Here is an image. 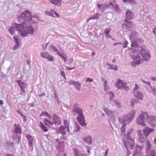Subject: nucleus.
<instances>
[{
  "label": "nucleus",
  "instance_id": "obj_1",
  "mask_svg": "<svg viewBox=\"0 0 156 156\" xmlns=\"http://www.w3.org/2000/svg\"><path fill=\"white\" fill-rule=\"evenodd\" d=\"M31 19V12L26 11L18 17L19 21L22 23L20 24L15 23L16 26L10 27L9 29V32L12 35L17 31L19 34L23 37L27 36V33L33 34L34 32L33 24H31L28 21Z\"/></svg>",
  "mask_w": 156,
  "mask_h": 156
},
{
  "label": "nucleus",
  "instance_id": "obj_2",
  "mask_svg": "<svg viewBox=\"0 0 156 156\" xmlns=\"http://www.w3.org/2000/svg\"><path fill=\"white\" fill-rule=\"evenodd\" d=\"M141 52L140 55H131V57L136 62L133 61L131 63V66L133 67H135L136 65L140 64L143 60H145L147 61H148L151 58V55L149 54L148 51L146 47L143 46L141 48Z\"/></svg>",
  "mask_w": 156,
  "mask_h": 156
},
{
  "label": "nucleus",
  "instance_id": "obj_3",
  "mask_svg": "<svg viewBox=\"0 0 156 156\" xmlns=\"http://www.w3.org/2000/svg\"><path fill=\"white\" fill-rule=\"evenodd\" d=\"M136 112L133 110L132 111L127 115H124L122 118L119 117V122L121 123H129L134 118Z\"/></svg>",
  "mask_w": 156,
  "mask_h": 156
},
{
  "label": "nucleus",
  "instance_id": "obj_4",
  "mask_svg": "<svg viewBox=\"0 0 156 156\" xmlns=\"http://www.w3.org/2000/svg\"><path fill=\"white\" fill-rule=\"evenodd\" d=\"M148 114L147 112H143L140 115L137 119L136 122L137 124L142 126H145L146 124L145 123V119L147 120Z\"/></svg>",
  "mask_w": 156,
  "mask_h": 156
},
{
  "label": "nucleus",
  "instance_id": "obj_5",
  "mask_svg": "<svg viewBox=\"0 0 156 156\" xmlns=\"http://www.w3.org/2000/svg\"><path fill=\"white\" fill-rule=\"evenodd\" d=\"M63 122L65 126H61L58 131V133H61L63 135L66 134L67 131L69 133L70 132L69 121L66 119H64Z\"/></svg>",
  "mask_w": 156,
  "mask_h": 156
},
{
  "label": "nucleus",
  "instance_id": "obj_6",
  "mask_svg": "<svg viewBox=\"0 0 156 156\" xmlns=\"http://www.w3.org/2000/svg\"><path fill=\"white\" fill-rule=\"evenodd\" d=\"M126 141H125L124 144L126 149L128 150L129 148L133 149L135 146V143L134 139L132 138L130 136H129L127 138Z\"/></svg>",
  "mask_w": 156,
  "mask_h": 156
},
{
  "label": "nucleus",
  "instance_id": "obj_7",
  "mask_svg": "<svg viewBox=\"0 0 156 156\" xmlns=\"http://www.w3.org/2000/svg\"><path fill=\"white\" fill-rule=\"evenodd\" d=\"M139 89V87L136 84L135 87L133 90V94L134 96L140 100H143L144 95L141 92L138 90Z\"/></svg>",
  "mask_w": 156,
  "mask_h": 156
},
{
  "label": "nucleus",
  "instance_id": "obj_8",
  "mask_svg": "<svg viewBox=\"0 0 156 156\" xmlns=\"http://www.w3.org/2000/svg\"><path fill=\"white\" fill-rule=\"evenodd\" d=\"M115 86L118 89L123 87L126 90H128L129 89L128 87L126 86V83L120 79L118 80L116 83L115 84Z\"/></svg>",
  "mask_w": 156,
  "mask_h": 156
},
{
  "label": "nucleus",
  "instance_id": "obj_9",
  "mask_svg": "<svg viewBox=\"0 0 156 156\" xmlns=\"http://www.w3.org/2000/svg\"><path fill=\"white\" fill-rule=\"evenodd\" d=\"M147 122L149 123L152 127H155L156 126V117L154 116L150 117L148 115L147 120H146Z\"/></svg>",
  "mask_w": 156,
  "mask_h": 156
},
{
  "label": "nucleus",
  "instance_id": "obj_10",
  "mask_svg": "<svg viewBox=\"0 0 156 156\" xmlns=\"http://www.w3.org/2000/svg\"><path fill=\"white\" fill-rule=\"evenodd\" d=\"M78 122L79 123L80 125L83 127L87 126V124L85 122L84 117L83 114L80 115H78L76 118Z\"/></svg>",
  "mask_w": 156,
  "mask_h": 156
},
{
  "label": "nucleus",
  "instance_id": "obj_11",
  "mask_svg": "<svg viewBox=\"0 0 156 156\" xmlns=\"http://www.w3.org/2000/svg\"><path fill=\"white\" fill-rule=\"evenodd\" d=\"M73 112H74L78 114V115H80L83 114V110L80 108L78 105L76 104H75L73 108V110L72 111Z\"/></svg>",
  "mask_w": 156,
  "mask_h": 156
},
{
  "label": "nucleus",
  "instance_id": "obj_12",
  "mask_svg": "<svg viewBox=\"0 0 156 156\" xmlns=\"http://www.w3.org/2000/svg\"><path fill=\"white\" fill-rule=\"evenodd\" d=\"M154 130V129L150 128L147 126H146L143 131L145 136L147 137L150 133L153 132Z\"/></svg>",
  "mask_w": 156,
  "mask_h": 156
},
{
  "label": "nucleus",
  "instance_id": "obj_13",
  "mask_svg": "<svg viewBox=\"0 0 156 156\" xmlns=\"http://www.w3.org/2000/svg\"><path fill=\"white\" fill-rule=\"evenodd\" d=\"M133 18L134 14L132 12L129 11L126 12L125 22H128L129 20L133 19Z\"/></svg>",
  "mask_w": 156,
  "mask_h": 156
},
{
  "label": "nucleus",
  "instance_id": "obj_14",
  "mask_svg": "<svg viewBox=\"0 0 156 156\" xmlns=\"http://www.w3.org/2000/svg\"><path fill=\"white\" fill-rule=\"evenodd\" d=\"M143 147L137 145L136 147L135 151L134 152L133 156H140L142 155L141 151Z\"/></svg>",
  "mask_w": 156,
  "mask_h": 156
},
{
  "label": "nucleus",
  "instance_id": "obj_15",
  "mask_svg": "<svg viewBox=\"0 0 156 156\" xmlns=\"http://www.w3.org/2000/svg\"><path fill=\"white\" fill-rule=\"evenodd\" d=\"M41 57L43 58H45L49 61H52L53 60V56L49 55L46 52H42L41 53Z\"/></svg>",
  "mask_w": 156,
  "mask_h": 156
},
{
  "label": "nucleus",
  "instance_id": "obj_16",
  "mask_svg": "<svg viewBox=\"0 0 156 156\" xmlns=\"http://www.w3.org/2000/svg\"><path fill=\"white\" fill-rule=\"evenodd\" d=\"M53 119L54 121L52 122H54V124L55 125H58L61 124V119L57 115L54 114Z\"/></svg>",
  "mask_w": 156,
  "mask_h": 156
},
{
  "label": "nucleus",
  "instance_id": "obj_17",
  "mask_svg": "<svg viewBox=\"0 0 156 156\" xmlns=\"http://www.w3.org/2000/svg\"><path fill=\"white\" fill-rule=\"evenodd\" d=\"M151 144H150L149 141H147L146 143V153H148L152 152H154V150L153 149H151Z\"/></svg>",
  "mask_w": 156,
  "mask_h": 156
},
{
  "label": "nucleus",
  "instance_id": "obj_18",
  "mask_svg": "<svg viewBox=\"0 0 156 156\" xmlns=\"http://www.w3.org/2000/svg\"><path fill=\"white\" fill-rule=\"evenodd\" d=\"M137 133L138 134L139 138V141L141 143H144L145 142L146 139L144 137L143 135L141 133V131L140 130H138Z\"/></svg>",
  "mask_w": 156,
  "mask_h": 156
},
{
  "label": "nucleus",
  "instance_id": "obj_19",
  "mask_svg": "<svg viewBox=\"0 0 156 156\" xmlns=\"http://www.w3.org/2000/svg\"><path fill=\"white\" fill-rule=\"evenodd\" d=\"M143 46H146L144 45L141 46L140 47V48H134L132 49H131L132 52L134 53V54L133 55H140V53L141 52V48ZM140 56H141V55H140Z\"/></svg>",
  "mask_w": 156,
  "mask_h": 156
},
{
  "label": "nucleus",
  "instance_id": "obj_20",
  "mask_svg": "<svg viewBox=\"0 0 156 156\" xmlns=\"http://www.w3.org/2000/svg\"><path fill=\"white\" fill-rule=\"evenodd\" d=\"M141 41L140 40H135L133 41H132L131 46L132 47H137L138 48L140 46V44Z\"/></svg>",
  "mask_w": 156,
  "mask_h": 156
},
{
  "label": "nucleus",
  "instance_id": "obj_21",
  "mask_svg": "<svg viewBox=\"0 0 156 156\" xmlns=\"http://www.w3.org/2000/svg\"><path fill=\"white\" fill-rule=\"evenodd\" d=\"M73 151L74 152L75 156H86L85 154L76 148H74Z\"/></svg>",
  "mask_w": 156,
  "mask_h": 156
},
{
  "label": "nucleus",
  "instance_id": "obj_22",
  "mask_svg": "<svg viewBox=\"0 0 156 156\" xmlns=\"http://www.w3.org/2000/svg\"><path fill=\"white\" fill-rule=\"evenodd\" d=\"M110 103L112 105V107H113L115 105L117 108H120L121 107V105L120 103L117 101L114 100L113 101H110Z\"/></svg>",
  "mask_w": 156,
  "mask_h": 156
},
{
  "label": "nucleus",
  "instance_id": "obj_23",
  "mask_svg": "<svg viewBox=\"0 0 156 156\" xmlns=\"http://www.w3.org/2000/svg\"><path fill=\"white\" fill-rule=\"evenodd\" d=\"M139 35L135 31L132 32L130 35V39H137Z\"/></svg>",
  "mask_w": 156,
  "mask_h": 156
},
{
  "label": "nucleus",
  "instance_id": "obj_24",
  "mask_svg": "<svg viewBox=\"0 0 156 156\" xmlns=\"http://www.w3.org/2000/svg\"><path fill=\"white\" fill-rule=\"evenodd\" d=\"M61 0H51L50 2L53 4L60 6L61 5Z\"/></svg>",
  "mask_w": 156,
  "mask_h": 156
},
{
  "label": "nucleus",
  "instance_id": "obj_25",
  "mask_svg": "<svg viewBox=\"0 0 156 156\" xmlns=\"http://www.w3.org/2000/svg\"><path fill=\"white\" fill-rule=\"evenodd\" d=\"M14 131L16 133H19L20 134L21 133L22 131L19 125H16V124H15L14 125Z\"/></svg>",
  "mask_w": 156,
  "mask_h": 156
},
{
  "label": "nucleus",
  "instance_id": "obj_26",
  "mask_svg": "<svg viewBox=\"0 0 156 156\" xmlns=\"http://www.w3.org/2000/svg\"><path fill=\"white\" fill-rule=\"evenodd\" d=\"M48 14L50 16L52 17H55L57 16L59 17V14L56 13L55 11L51 10L50 12H48Z\"/></svg>",
  "mask_w": 156,
  "mask_h": 156
},
{
  "label": "nucleus",
  "instance_id": "obj_27",
  "mask_svg": "<svg viewBox=\"0 0 156 156\" xmlns=\"http://www.w3.org/2000/svg\"><path fill=\"white\" fill-rule=\"evenodd\" d=\"M58 55H59L61 58H62L64 62H66L68 58H67V55L65 53H62V54L60 53Z\"/></svg>",
  "mask_w": 156,
  "mask_h": 156
},
{
  "label": "nucleus",
  "instance_id": "obj_28",
  "mask_svg": "<svg viewBox=\"0 0 156 156\" xmlns=\"http://www.w3.org/2000/svg\"><path fill=\"white\" fill-rule=\"evenodd\" d=\"M15 44L13 48V50H15L17 49L20 44V40H14Z\"/></svg>",
  "mask_w": 156,
  "mask_h": 156
},
{
  "label": "nucleus",
  "instance_id": "obj_29",
  "mask_svg": "<svg viewBox=\"0 0 156 156\" xmlns=\"http://www.w3.org/2000/svg\"><path fill=\"white\" fill-rule=\"evenodd\" d=\"M26 137L29 140V145L30 146H31L33 144V138L30 135H27Z\"/></svg>",
  "mask_w": 156,
  "mask_h": 156
},
{
  "label": "nucleus",
  "instance_id": "obj_30",
  "mask_svg": "<svg viewBox=\"0 0 156 156\" xmlns=\"http://www.w3.org/2000/svg\"><path fill=\"white\" fill-rule=\"evenodd\" d=\"M123 25L125 26L127 28H132L133 27L134 25L132 24V22L131 21L127 23H123Z\"/></svg>",
  "mask_w": 156,
  "mask_h": 156
},
{
  "label": "nucleus",
  "instance_id": "obj_31",
  "mask_svg": "<svg viewBox=\"0 0 156 156\" xmlns=\"http://www.w3.org/2000/svg\"><path fill=\"white\" fill-rule=\"evenodd\" d=\"M18 85L20 86L21 88H25L26 87L27 85L26 83L21 82L20 80H18L17 81Z\"/></svg>",
  "mask_w": 156,
  "mask_h": 156
},
{
  "label": "nucleus",
  "instance_id": "obj_32",
  "mask_svg": "<svg viewBox=\"0 0 156 156\" xmlns=\"http://www.w3.org/2000/svg\"><path fill=\"white\" fill-rule=\"evenodd\" d=\"M98 13H97L96 14L93 16L90 17L87 20V22H88L90 20H95L97 19L98 17V16L99 15Z\"/></svg>",
  "mask_w": 156,
  "mask_h": 156
},
{
  "label": "nucleus",
  "instance_id": "obj_33",
  "mask_svg": "<svg viewBox=\"0 0 156 156\" xmlns=\"http://www.w3.org/2000/svg\"><path fill=\"white\" fill-rule=\"evenodd\" d=\"M104 110L107 115H111L113 114L112 112L107 108H105Z\"/></svg>",
  "mask_w": 156,
  "mask_h": 156
},
{
  "label": "nucleus",
  "instance_id": "obj_34",
  "mask_svg": "<svg viewBox=\"0 0 156 156\" xmlns=\"http://www.w3.org/2000/svg\"><path fill=\"white\" fill-rule=\"evenodd\" d=\"M84 140L86 143H91V139L90 136H87L84 138Z\"/></svg>",
  "mask_w": 156,
  "mask_h": 156
},
{
  "label": "nucleus",
  "instance_id": "obj_35",
  "mask_svg": "<svg viewBox=\"0 0 156 156\" xmlns=\"http://www.w3.org/2000/svg\"><path fill=\"white\" fill-rule=\"evenodd\" d=\"M74 87L78 90H80V87L79 86H80V84L77 82H76L74 84Z\"/></svg>",
  "mask_w": 156,
  "mask_h": 156
},
{
  "label": "nucleus",
  "instance_id": "obj_36",
  "mask_svg": "<svg viewBox=\"0 0 156 156\" xmlns=\"http://www.w3.org/2000/svg\"><path fill=\"white\" fill-rule=\"evenodd\" d=\"M40 123L41 124V127L43 131L45 132H47L48 129L41 122Z\"/></svg>",
  "mask_w": 156,
  "mask_h": 156
},
{
  "label": "nucleus",
  "instance_id": "obj_37",
  "mask_svg": "<svg viewBox=\"0 0 156 156\" xmlns=\"http://www.w3.org/2000/svg\"><path fill=\"white\" fill-rule=\"evenodd\" d=\"M110 31V29H105V33L106 34V37L107 38H110V36L108 35V34Z\"/></svg>",
  "mask_w": 156,
  "mask_h": 156
},
{
  "label": "nucleus",
  "instance_id": "obj_38",
  "mask_svg": "<svg viewBox=\"0 0 156 156\" xmlns=\"http://www.w3.org/2000/svg\"><path fill=\"white\" fill-rule=\"evenodd\" d=\"M45 123L46 125H48L49 124L51 125L54 124V122H51L48 119H45Z\"/></svg>",
  "mask_w": 156,
  "mask_h": 156
},
{
  "label": "nucleus",
  "instance_id": "obj_39",
  "mask_svg": "<svg viewBox=\"0 0 156 156\" xmlns=\"http://www.w3.org/2000/svg\"><path fill=\"white\" fill-rule=\"evenodd\" d=\"M80 129V126L77 123H75V126L74 128V131L76 132H78L79 131Z\"/></svg>",
  "mask_w": 156,
  "mask_h": 156
},
{
  "label": "nucleus",
  "instance_id": "obj_40",
  "mask_svg": "<svg viewBox=\"0 0 156 156\" xmlns=\"http://www.w3.org/2000/svg\"><path fill=\"white\" fill-rule=\"evenodd\" d=\"M51 47L53 49V51L55 52H56L58 55H59V54L60 53L58 51L57 48L55 47L54 46L51 45Z\"/></svg>",
  "mask_w": 156,
  "mask_h": 156
},
{
  "label": "nucleus",
  "instance_id": "obj_41",
  "mask_svg": "<svg viewBox=\"0 0 156 156\" xmlns=\"http://www.w3.org/2000/svg\"><path fill=\"white\" fill-rule=\"evenodd\" d=\"M104 87L105 90L108 91V86L107 85V82L106 80L104 82Z\"/></svg>",
  "mask_w": 156,
  "mask_h": 156
},
{
  "label": "nucleus",
  "instance_id": "obj_42",
  "mask_svg": "<svg viewBox=\"0 0 156 156\" xmlns=\"http://www.w3.org/2000/svg\"><path fill=\"white\" fill-rule=\"evenodd\" d=\"M44 115L46 116L48 118H50L51 115L49 114H48L47 112H43L40 115L41 116H42L43 115Z\"/></svg>",
  "mask_w": 156,
  "mask_h": 156
},
{
  "label": "nucleus",
  "instance_id": "obj_43",
  "mask_svg": "<svg viewBox=\"0 0 156 156\" xmlns=\"http://www.w3.org/2000/svg\"><path fill=\"white\" fill-rule=\"evenodd\" d=\"M108 93L110 95V101H112V97H114V94H113V93L112 92H109Z\"/></svg>",
  "mask_w": 156,
  "mask_h": 156
},
{
  "label": "nucleus",
  "instance_id": "obj_44",
  "mask_svg": "<svg viewBox=\"0 0 156 156\" xmlns=\"http://www.w3.org/2000/svg\"><path fill=\"white\" fill-rule=\"evenodd\" d=\"M151 92L154 94V95H156V87H151Z\"/></svg>",
  "mask_w": 156,
  "mask_h": 156
},
{
  "label": "nucleus",
  "instance_id": "obj_45",
  "mask_svg": "<svg viewBox=\"0 0 156 156\" xmlns=\"http://www.w3.org/2000/svg\"><path fill=\"white\" fill-rule=\"evenodd\" d=\"M136 101H138V100L136 99H132L131 100V105L133 107L134 105V103Z\"/></svg>",
  "mask_w": 156,
  "mask_h": 156
},
{
  "label": "nucleus",
  "instance_id": "obj_46",
  "mask_svg": "<svg viewBox=\"0 0 156 156\" xmlns=\"http://www.w3.org/2000/svg\"><path fill=\"white\" fill-rule=\"evenodd\" d=\"M124 126H125V125L124 124H123L121 129V131L122 134H125V129Z\"/></svg>",
  "mask_w": 156,
  "mask_h": 156
},
{
  "label": "nucleus",
  "instance_id": "obj_47",
  "mask_svg": "<svg viewBox=\"0 0 156 156\" xmlns=\"http://www.w3.org/2000/svg\"><path fill=\"white\" fill-rule=\"evenodd\" d=\"M146 156H156L154 152H152L148 153H147Z\"/></svg>",
  "mask_w": 156,
  "mask_h": 156
},
{
  "label": "nucleus",
  "instance_id": "obj_48",
  "mask_svg": "<svg viewBox=\"0 0 156 156\" xmlns=\"http://www.w3.org/2000/svg\"><path fill=\"white\" fill-rule=\"evenodd\" d=\"M115 9L116 11L118 12L119 10V5L118 4H116L115 6L113 7Z\"/></svg>",
  "mask_w": 156,
  "mask_h": 156
},
{
  "label": "nucleus",
  "instance_id": "obj_49",
  "mask_svg": "<svg viewBox=\"0 0 156 156\" xmlns=\"http://www.w3.org/2000/svg\"><path fill=\"white\" fill-rule=\"evenodd\" d=\"M49 44V42L46 43V44H43L42 45V48L44 50H45L47 46Z\"/></svg>",
  "mask_w": 156,
  "mask_h": 156
},
{
  "label": "nucleus",
  "instance_id": "obj_50",
  "mask_svg": "<svg viewBox=\"0 0 156 156\" xmlns=\"http://www.w3.org/2000/svg\"><path fill=\"white\" fill-rule=\"evenodd\" d=\"M132 129H130L127 132V138H128V136H130V135L132 133Z\"/></svg>",
  "mask_w": 156,
  "mask_h": 156
},
{
  "label": "nucleus",
  "instance_id": "obj_51",
  "mask_svg": "<svg viewBox=\"0 0 156 156\" xmlns=\"http://www.w3.org/2000/svg\"><path fill=\"white\" fill-rule=\"evenodd\" d=\"M101 6L103 11H104L105 9H106V4H104L101 5Z\"/></svg>",
  "mask_w": 156,
  "mask_h": 156
},
{
  "label": "nucleus",
  "instance_id": "obj_52",
  "mask_svg": "<svg viewBox=\"0 0 156 156\" xmlns=\"http://www.w3.org/2000/svg\"><path fill=\"white\" fill-rule=\"evenodd\" d=\"M75 82H76L75 81H74L71 80V81L68 82V83H69V84L70 85H74Z\"/></svg>",
  "mask_w": 156,
  "mask_h": 156
},
{
  "label": "nucleus",
  "instance_id": "obj_53",
  "mask_svg": "<svg viewBox=\"0 0 156 156\" xmlns=\"http://www.w3.org/2000/svg\"><path fill=\"white\" fill-rule=\"evenodd\" d=\"M61 74L62 75V76L65 79L66 78V77L65 76V74L64 73V71H62V70H61Z\"/></svg>",
  "mask_w": 156,
  "mask_h": 156
},
{
  "label": "nucleus",
  "instance_id": "obj_54",
  "mask_svg": "<svg viewBox=\"0 0 156 156\" xmlns=\"http://www.w3.org/2000/svg\"><path fill=\"white\" fill-rule=\"evenodd\" d=\"M93 81V79L90 78H87L86 79V82H92Z\"/></svg>",
  "mask_w": 156,
  "mask_h": 156
},
{
  "label": "nucleus",
  "instance_id": "obj_55",
  "mask_svg": "<svg viewBox=\"0 0 156 156\" xmlns=\"http://www.w3.org/2000/svg\"><path fill=\"white\" fill-rule=\"evenodd\" d=\"M128 43V42L127 41H126L125 43L124 44V45L123 46V48H126L127 47V44Z\"/></svg>",
  "mask_w": 156,
  "mask_h": 156
},
{
  "label": "nucleus",
  "instance_id": "obj_56",
  "mask_svg": "<svg viewBox=\"0 0 156 156\" xmlns=\"http://www.w3.org/2000/svg\"><path fill=\"white\" fill-rule=\"evenodd\" d=\"M21 117L23 119V120L24 121H26V116L24 115L23 114H21Z\"/></svg>",
  "mask_w": 156,
  "mask_h": 156
},
{
  "label": "nucleus",
  "instance_id": "obj_57",
  "mask_svg": "<svg viewBox=\"0 0 156 156\" xmlns=\"http://www.w3.org/2000/svg\"><path fill=\"white\" fill-rule=\"evenodd\" d=\"M13 66H13V64H11V65L9 67V68L8 69L9 70H10V69H11V70H12V68H13Z\"/></svg>",
  "mask_w": 156,
  "mask_h": 156
},
{
  "label": "nucleus",
  "instance_id": "obj_58",
  "mask_svg": "<svg viewBox=\"0 0 156 156\" xmlns=\"http://www.w3.org/2000/svg\"><path fill=\"white\" fill-rule=\"evenodd\" d=\"M97 6L99 9L101 10H102V8L101 4H97Z\"/></svg>",
  "mask_w": 156,
  "mask_h": 156
},
{
  "label": "nucleus",
  "instance_id": "obj_59",
  "mask_svg": "<svg viewBox=\"0 0 156 156\" xmlns=\"http://www.w3.org/2000/svg\"><path fill=\"white\" fill-rule=\"evenodd\" d=\"M153 33L154 34L155 36L156 37V28H154L153 30Z\"/></svg>",
  "mask_w": 156,
  "mask_h": 156
},
{
  "label": "nucleus",
  "instance_id": "obj_60",
  "mask_svg": "<svg viewBox=\"0 0 156 156\" xmlns=\"http://www.w3.org/2000/svg\"><path fill=\"white\" fill-rule=\"evenodd\" d=\"M142 82H143V83H145V84H147L148 86L150 85V83L148 82H146V81H144V80H142Z\"/></svg>",
  "mask_w": 156,
  "mask_h": 156
},
{
  "label": "nucleus",
  "instance_id": "obj_61",
  "mask_svg": "<svg viewBox=\"0 0 156 156\" xmlns=\"http://www.w3.org/2000/svg\"><path fill=\"white\" fill-rule=\"evenodd\" d=\"M69 62L68 63V64H70V63H72V62H73V58H71V59H69Z\"/></svg>",
  "mask_w": 156,
  "mask_h": 156
},
{
  "label": "nucleus",
  "instance_id": "obj_62",
  "mask_svg": "<svg viewBox=\"0 0 156 156\" xmlns=\"http://www.w3.org/2000/svg\"><path fill=\"white\" fill-rule=\"evenodd\" d=\"M108 69H114L115 70H117V67L116 66H115V68L114 67H109L108 68Z\"/></svg>",
  "mask_w": 156,
  "mask_h": 156
},
{
  "label": "nucleus",
  "instance_id": "obj_63",
  "mask_svg": "<svg viewBox=\"0 0 156 156\" xmlns=\"http://www.w3.org/2000/svg\"><path fill=\"white\" fill-rule=\"evenodd\" d=\"M131 154L130 152L128 150V149L127 150V156H129Z\"/></svg>",
  "mask_w": 156,
  "mask_h": 156
},
{
  "label": "nucleus",
  "instance_id": "obj_64",
  "mask_svg": "<svg viewBox=\"0 0 156 156\" xmlns=\"http://www.w3.org/2000/svg\"><path fill=\"white\" fill-rule=\"evenodd\" d=\"M65 67L67 69L69 70L73 69H74V68H75L74 67V68H70V67H68L67 66H65Z\"/></svg>",
  "mask_w": 156,
  "mask_h": 156
}]
</instances>
